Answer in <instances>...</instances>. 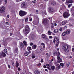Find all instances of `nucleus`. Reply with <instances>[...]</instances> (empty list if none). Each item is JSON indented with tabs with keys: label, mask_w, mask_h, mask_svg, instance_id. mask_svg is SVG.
Here are the masks:
<instances>
[{
	"label": "nucleus",
	"mask_w": 74,
	"mask_h": 74,
	"mask_svg": "<svg viewBox=\"0 0 74 74\" xmlns=\"http://www.w3.org/2000/svg\"><path fill=\"white\" fill-rule=\"evenodd\" d=\"M62 48L64 51L66 53L69 52L70 50V48H71L70 46L66 44L63 45Z\"/></svg>",
	"instance_id": "obj_1"
},
{
	"label": "nucleus",
	"mask_w": 74,
	"mask_h": 74,
	"mask_svg": "<svg viewBox=\"0 0 74 74\" xmlns=\"http://www.w3.org/2000/svg\"><path fill=\"white\" fill-rule=\"evenodd\" d=\"M19 14L22 17L23 16H25V15H26L27 14V13L26 11L20 10L19 12Z\"/></svg>",
	"instance_id": "obj_2"
},
{
	"label": "nucleus",
	"mask_w": 74,
	"mask_h": 74,
	"mask_svg": "<svg viewBox=\"0 0 74 74\" xmlns=\"http://www.w3.org/2000/svg\"><path fill=\"white\" fill-rule=\"evenodd\" d=\"M63 17L64 18H67L68 16H70V14L69 12H66L64 13L63 14Z\"/></svg>",
	"instance_id": "obj_3"
},
{
	"label": "nucleus",
	"mask_w": 74,
	"mask_h": 74,
	"mask_svg": "<svg viewBox=\"0 0 74 74\" xmlns=\"http://www.w3.org/2000/svg\"><path fill=\"white\" fill-rule=\"evenodd\" d=\"M5 11V7L3 6L0 10V12L1 13H4Z\"/></svg>",
	"instance_id": "obj_4"
},
{
	"label": "nucleus",
	"mask_w": 74,
	"mask_h": 74,
	"mask_svg": "<svg viewBox=\"0 0 74 74\" xmlns=\"http://www.w3.org/2000/svg\"><path fill=\"white\" fill-rule=\"evenodd\" d=\"M53 55L55 56H60V54L59 52H57L56 51H54Z\"/></svg>",
	"instance_id": "obj_5"
},
{
	"label": "nucleus",
	"mask_w": 74,
	"mask_h": 74,
	"mask_svg": "<svg viewBox=\"0 0 74 74\" xmlns=\"http://www.w3.org/2000/svg\"><path fill=\"white\" fill-rule=\"evenodd\" d=\"M70 33V31L69 30H67L66 32H64L62 34V36H64V35H66V34H69Z\"/></svg>",
	"instance_id": "obj_6"
},
{
	"label": "nucleus",
	"mask_w": 74,
	"mask_h": 74,
	"mask_svg": "<svg viewBox=\"0 0 74 74\" xmlns=\"http://www.w3.org/2000/svg\"><path fill=\"white\" fill-rule=\"evenodd\" d=\"M48 20L47 18L45 19H43V22L42 23L44 25H46V24H47L48 23Z\"/></svg>",
	"instance_id": "obj_7"
},
{
	"label": "nucleus",
	"mask_w": 74,
	"mask_h": 74,
	"mask_svg": "<svg viewBox=\"0 0 74 74\" xmlns=\"http://www.w3.org/2000/svg\"><path fill=\"white\" fill-rule=\"evenodd\" d=\"M25 29L26 32H27V31H29V30H30V27L28 25H26L25 26Z\"/></svg>",
	"instance_id": "obj_8"
},
{
	"label": "nucleus",
	"mask_w": 74,
	"mask_h": 74,
	"mask_svg": "<svg viewBox=\"0 0 74 74\" xmlns=\"http://www.w3.org/2000/svg\"><path fill=\"white\" fill-rule=\"evenodd\" d=\"M21 8H25L26 7V5H25V3L23 2L21 4Z\"/></svg>",
	"instance_id": "obj_9"
},
{
	"label": "nucleus",
	"mask_w": 74,
	"mask_h": 74,
	"mask_svg": "<svg viewBox=\"0 0 74 74\" xmlns=\"http://www.w3.org/2000/svg\"><path fill=\"white\" fill-rule=\"evenodd\" d=\"M49 12H53V11L54 9L52 8H49Z\"/></svg>",
	"instance_id": "obj_10"
},
{
	"label": "nucleus",
	"mask_w": 74,
	"mask_h": 74,
	"mask_svg": "<svg viewBox=\"0 0 74 74\" xmlns=\"http://www.w3.org/2000/svg\"><path fill=\"white\" fill-rule=\"evenodd\" d=\"M67 23V21L66 20H65L63 21L62 23V24L63 25H65L66 23Z\"/></svg>",
	"instance_id": "obj_11"
},
{
	"label": "nucleus",
	"mask_w": 74,
	"mask_h": 74,
	"mask_svg": "<svg viewBox=\"0 0 74 74\" xmlns=\"http://www.w3.org/2000/svg\"><path fill=\"white\" fill-rule=\"evenodd\" d=\"M2 56L3 58H5L7 56L6 54H5V53L4 52V51L2 52Z\"/></svg>",
	"instance_id": "obj_12"
},
{
	"label": "nucleus",
	"mask_w": 74,
	"mask_h": 74,
	"mask_svg": "<svg viewBox=\"0 0 74 74\" xmlns=\"http://www.w3.org/2000/svg\"><path fill=\"white\" fill-rule=\"evenodd\" d=\"M51 30L54 29V24L53 23H51Z\"/></svg>",
	"instance_id": "obj_13"
},
{
	"label": "nucleus",
	"mask_w": 74,
	"mask_h": 74,
	"mask_svg": "<svg viewBox=\"0 0 74 74\" xmlns=\"http://www.w3.org/2000/svg\"><path fill=\"white\" fill-rule=\"evenodd\" d=\"M41 37L43 39H44L47 36L45 34H42L41 35Z\"/></svg>",
	"instance_id": "obj_14"
},
{
	"label": "nucleus",
	"mask_w": 74,
	"mask_h": 74,
	"mask_svg": "<svg viewBox=\"0 0 74 74\" xmlns=\"http://www.w3.org/2000/svg\"><path fill=\"white\" fill-rule=\"evenodd\" d=\"M35 74H41L40 72L38 70H36L34 71Z\"/></svg>",
	"instance_id": "obj_15"
},
{
	"label": "nucleus",
	"mask_w": 74,
	"mask_h": 74,
	"mask_svg": "<svg viewBox=\"0 0 74 74\" xmlns=\"http://www.w3.org/2000/svg\"><path fill=\"white\" fill-rule=\"evenodd\" d=\"M20 46L21 48H23L24 47V45L22 42H21L20 44Z\"/></svg>",
	"instance_id": "obj_16"
},
{
	"label": "nucleus",
	"mask_w": 74,
	"mask_h": 74,
	"mask_svg": "<svg viewBox=\"0 0 74 74\" xmlns=\"http://www.w3.org/2000/svg\"><path fill=\"white\" fill-rule=\"evenodd\" d=\"M54 40H55L56 42H59V39L57 38V37H55V38H54Z\"/></svg>",
	"instance_id": "obj_17"
},
{
	"label": "nucleus",
	"mask_w": 74,
	"mask_h": 74,
	"mask_svg": "<svg viewBox=\"0 0 74 74\" xmlns=\"http://www.w3.org/2000/svg\"><path fill=\"white\" fill-rule=\"evenodd\" d=\"M51 5H56V2L55 1H53L51 2Z\"/></svg>",
	"instance_id": "obj_18"
},
{
	"label": "nucleus",
	"mask_w": 74,
	"mask_h": 74,
	"mask_svg": "<svg viewBox=\"0 0 74 74\" xmlns=\"http://www.w3.org/2000/svg\"><path fill=\"white\" fill-rule=\"evenodd\" d=\"M23 43L24 44V45L25 46H26V45H27V42H26V41L25 40L23 41Z\"/></svg>",
	"instance_id": "obj_19"
},
{
	"label": "nucleus",
	"mask_w": 74,
	"mask_h": 74,
	"mask_svg": "<svg viewBox=\"0 0 74 74\" xmlns=\"http://www.w3.org/2000/svg\"><path fill=\"white\" fill-rule=\"evenodd\" d=\"M16 67L17 68H18V66H19V63L18 62H16Z\"/></svg>",
	"instance_id": "obj_20"
},
{
	"label": "nucleus",
	"mask_w": 74,
	"mask_h": 74,
	"mask_svg": "<svg viewBox=\"0 0 74 74\" xmlns=\"http://www.w3.org/2000/svg\"><path fill=\"white\" fill-rule=\"evenodd\" d=\"M67 3H71L73 2V1L71 0H69L67 1Z\"/></svg>",
	"instance_id": "obj_21"
},
{
	"label": "nucleus",
	"mask_w": 74,
	"mask_h": 74,
	"mask_svg": "<svg viewBox=\"0 0 74 74\" xmlns=\"http://www.w3.org/2000/svg\"><path fill=\"white\" fill-rule=\"evenodd\" d=\"M27 49L28 51H30L32 49V47H28L27 48Z\"/></svg>",
	"instance_id": "obj_22"
},
{
	"label": "nucleus",
	"mask_w": 74,
	"mask_h": 74,
	"mask_svg": "<svg viewBox=\"0 0 74 74\" xmlns=\"http://www.w3.org/2000/svg\"><path fill=\"white\" fill-rule=\"evenodd\" d=\"M29 55V52H26L24 53V55L25 56H27Z\"/></svg>",
	"instance_id": "obj_23"
},
{
	"label": "nucleus",
	"mask_w": 74,
	"mask_h": 74,
	"mask_svg": "<svg viewBox=\"0 0 74 74\" xmlns=\"http://www.w3.org/2000/svg\"><path fill=\"white\" fill-rule=\"evenodd\" d=\"M3 52L6 53L7 52V49H4L3 51Z\"/></svg>",
	"instance_id": "obj_24"
},
{
	"label": "nucleus",
	"mask_w": 74,
	"mask_h": 74,
	"mask_svg": "<svg viewBox=\"0 0 74 74\" xmlns=\"http://www.w3.org/2000/svg\"><path fill=\"white\" fill-rule=\"evenodd\" d=\"M58 32V29H56L54 31V33H57Z\"/></svg>",
	"instance_id": "obj_25"
},
{
	"label": "nucleus",
	"mask_w": 74,
	"mask_h": 74,
	"mask_svg": "<svg viewBox=\"0 0 74 74\" xmlns=\"http://www.w3.org/2000/svg\"><path fill=\"white\" fill-rule=\"evenodd\" d=\"M28 19H29V18L27 17V18L25 19V22H27L28 21Z\"/></svg>",
	"instance_id": "obj_26"
},
{
	"label": "nucleus",
	"mask_w": 74,
	"mask_h": 74,
	"mask_svg": "<svg viewBox=\"0 0 74 74\" xmlns=\"http://www.w3.org/2000/svg\"><path fill=\"white\" fill-rule=\"evenodd\" d=\"M55 68V66H52L51 67V69L52 70H54Z\"/></svg>",
	"instance_id": "obj_27"
},
{
	"label": "nucleus",
	"mask_w": 74,
	"mask_h": 74,
	"mask_svg": "<svg viewBox=\"0 0 74 74\" xmlns=\"http://www.w3.org/2000/svg\"><path fill=\"white\" fill-rule=\"evenodd\" d=\"M60 42H57L56 44V47H58V45L59 44Z\"/></svg>",
	"instance_id": "obj_28"
},
{
	"label": "nucleus",
	"mask_w": 74,
	"mask_h": 74,
	"mask_svg": "<svg viewBox=\"0 0 74 74\" xmlns=\"http://www.w3.org/2000/svg\"><path fill=\"white\" fill-rule=\"evenodd\" d=\"M46 41H49V39H48V38L47 37L45 38L44 39Z\"/></svg>",
	"instance_id": "obj_29"
},
{
	"label": "nucleus",
	"mask_w": 74,
	"mask_h": 74,
	"mask_svg": "<svg viewBox=\"0 0 74 74\" xmlns=\"http://www.w3.org/2000/svg\"><path fill=\"white\" fill-rule=\"evenodd\" d=\"M36 58V56L35 55H33V54H32V59H34Z\"/></svg>",
	"instance_id": "obj_30"
},
{
	"label": "nucleus",
	"mask_w": 74,
	"mask_h": 74,
	"mask_svg": "<svg viewBox=\"0 0 74 74\" xmlns=\"http://www.w3.org/2000/svg\"><path fill=\"white\" fill-rule=\"evenodd\" d=\"M48 35H51V31L49 30L48 31Z\"/></svg>",
	"instance_id": "obj_31"
},
{
	"label": "nucleus",
	"mask_w": 74,
	"mask_h": 74,
	"mask_svg": "<svg viewBox=\"0 0 74 74\" xmlns=\"http://www.w3.org/2000/svg\"><path fill=\"white\" fill-rule=\"evenodd\" d=\"M60 65L62 66V67H64V64L63 63L60 64Z\"/></svg>",
	"instance_id": "obj_32"
},
{
	"label": "nucleus",
	"mask_w": 74,
	"mask_h": 74,
	"mask_svg": "<svg viewBox=\"0 0 74 74\" xmlns=\"http://www.w3.org/2000/svg\"><path fill=\"white\" fill-rule=\"evenodd\" d=\"M46 66L47 67H51V65L49 64H47Z\"/></svg>",
	"instance_id": "obj_33"
},
{
	"label": "nucleus",
	"mask_w": 74,
	"mask_h": 74,
	"mask_svg": "<svg viewBox=\"0 0 74 74\" xmlns=\"http://www.w3.org/2000/svg\"><path fill=\"white\" fill-rule=\"evenodd\" d=\"M33 47L34 48V49H35V48H37V46L36 45H34L33 46Z\"/></svg>",
	"instance_id": "obj_34"
},
{
	"label": "nucleus",
	"mask_w": 74,
	"mask_h": 74,
	"mask_svg": "<svg viewBox=\"0 0 74 74\" xmlns=\"http://www.w3.org/2000/svg\"><path fill=\"white\" fill-rule=\"evenodd\" d=\"M66 65L67 66H70V62H68L66 64Z\"/></svg>",
	"instance_id": "obj_35"
},
{
	"label": "nucleus",
	"mask_w": 74,
	"mask_h": 74,
	"mask_svg": "<svg viewBox=\"0 0 74 74\" xmlns=\"http://www.w3.org/2000/svg\"><path fill=\"white\" fill-rule=\"evenodd\" d=\"M32 3H37V1H32Z\"/></svg>",
	"instance_id": "obj_36"
},
{
	"label": "nucleus",
	"mask_w": 74,
	"mask_h": 74,
	"mask_svg": "<svg viewBox=\"0 0 74 74\" xmlns=\"http://www.w3.org/2000/svg\"><path fill=\"white\" fill-rule=\"evenodd\" d=\"M10 18V16H9V15L8 14L7 16V19H8Z\"/></svg>",
	"instance_id": "obj_37"
},
{
	"label": "nucleus",
	"mask_w": 74,
	"mask_h": 74,
	"mask_svg": "<svg viewBox=\"0 0 74 74\" xmlns=\"http://www.w3.org/2000/svg\"><path fill=\"white\" fill-rule=\"evenodd\" d=\"M57 59H58V60H59V59H60V57L57 56Z\"/></svg>",
	"instance_id": "obj_38"
},
{
	"label": "nucleus",
	"mask_w": 74,
	"mask_h": 74,
	"mask_svg": "<svg viewBox=\"0 0 74 74\" xmlns=\"http://www.w3.org/2000/svg\"><path fill=\"white\" fill-rule=\"evenodd\" d=\"M41 63H40L39 64H38L37 66H41Z\"/></svg>",
	"instance_id": "obj_39"
},
{
	"label": "nucleus",
	"mask_w": 74,
	"mask_h": 74,
	"mask_svg": "<svg viewBox=\"0 0 74 74\" xmlns=\"http://www.w3.org/2000/svg\"><path fill=\"white\" fill-rule=\"evenodd\" d=\"M67 26H65L64 28V30L66 29H67Z\"/></svg>",
	"instance_id": "obj_40"
},
{
	"label": "nucleus",
	"mask_w": 74,
	"mask_h": 74,
	"mask_svg": "<svg viewBox=\"0 0 74 74\" xmlns=\"http://www.w3.org/2000/svg\"><path fill=\"white\" fill-rule=\"evenodd\" d=\"M2 1H3V0H0V4L2 3Z\"/></svg>",
	"instance_id": "obj_41"
},
{
	"label": "nucleus",
	"mask_w": 74,
	"mask_h": 74,
	"mask_svg": "<svg viewBox=\"0 0 74 74\" xmlns=\"http://www.w3.org/2000/svg\"><path fill=\"white\" fill-rule=\"evenodd\" d=\"M72 16L74 17V12H72Z\"/></svg>",
	"instance_id": "obj_42"
},
{
	"label": "nucleus",
	"mask_w": 74,
	"mask_h": 74,
	"mask_svg": "<svg viewBox=\"0 0 74 74\" xmlns=\"http://www.w3.org/2000/svg\"><path fill=\"white\" fill-rule=\"evenodd\" d=\"M49 38H51V39L52 38V36H49Z\"/></svg>",
	"instance_id": "obj_43"
},
{
	"label": "nucleus",
	"mask_w": 74,
	"mask_h": 74,
	"mask_svg": "<svg viewBox=\"0 0 74 74\" xmlns=\"http://www.w3.org/2000/svg\"><path fill=\"white\" fill-rule=\"evenodd\" d=\"M47 68H48V69H49V70H51V69L49 68V67H47Z\"/></svg>",
	"instance_id": "obj_44"
},
{
	"label": "nucleus",
	"mask_w": 74,
	"mask_h": 74,
	"mask_svg": "<svg viewBox=\"0 0 74 74\" xmlns=\"http://www.w3.org/2000/svg\"><path fill=\"white\" fill-rule=\"evenodd\" d=\"M7 0H4L5 3V4H7Z\"/></svg>",
	"instance_id": "obj_45"
},
{
	"label": "nucleus",
	"mask_w": 74,
	"mask_h": 74,
	"mask_svg": "<svg viewBox=\"0 0 74 74\" xmlns=\"http://www.w3.org/2000/svg\"><path fill=\"white\" fill-rule=\"evenodd\" d=\"M33 45V43L32 42L30 44V45L31 46H32Z\"/></svg>",
	"instance_id": "obj_46"
},
{
	"label": "nucleus",
	"mask_w": 74,
	"mask_h": 74,
	"mask_svg": "<svg viewBox=\"0 0 74 74\" xmlns=\"http://www.w3.org/2000/svg\"><path fill=\"white\" fill-rule=\"evenodd\" d=\"M8 66L9 69H10L11 68V66H10V65H8Z\"/></svg>",
	"instance_id": "obj_47"
},
{
	"label": "nucleus",
	"mask_w": 74,
	"mask_h": 74,
	"mask_svg": "<svg viewBox=\"0 0 74 74\" xmlns=\"http://www.w3.org/2000/svg\"><path fill=\"white\" fill-rule=\"evenodd\" d=\"M40 62H41V63H43V62H44V61H43V59H41V60Z\"/></svg>",
	"instance_id": "obj_48"
},
{
	"label": "nucleus",
	"mask_w": 74,
	"mask_h": 74,
	"mask_svg": "<svg viewBox=\"0 0 74 74\" xmlns=\"http://www.w3.org/2000/svg\"><path fill=\"white\" fill-rule=\"evenodd\" d=\"M43 67L44 68H47V66H46L45 65H44L43 66Z\"/></svg>",
	"instance_id": "obj_49"
},
{
	"label": "nucleus",
	"mask_w": 74,
	"mask_h": 74,
	"mask_svg": "<svg viewBox=\"0 0 74 74\" xmlns=\"http://www.w3.org/2000/svg\"><path fill=\"white\" fill-rule=\"evenodd\" d=\"M59 30L60 31H62V28H60L59 29Z\"/></svg>",
	"instance_id": "obj_50"
},
{
	"label": "nucleus",
	"mask_w": 74,
	"mask_h": 74,
	"mask_svg": "<svg viewBox=\"0 0 74 74\" xmlns=\"http://www.w3.org/2000/svg\"><path fill=\"white\" fill-rule=\"evenodd\" d=\"M55 26H57V24L56 23H54Z\"/></svg>",
	"instance_id": "obj_51"
},
{
	"label": "nucleus",
	"mask_w": 74,
	"mask_h": 74,
	"mask_svg": "<svg viewBox=\"0 0 74 74\" xmlns=\"http://www.w3.org/2000/svg\"><path fill=\"white\" fill-rule=\"evenodd\" d=\"M45 48V45H44L43 46V48L44 49Z\"/></svg>",
	"instance_id": "obj_52"
},
{
	"label": "nucleus",
	"mask_w": 74,
	"mask_h": 74,
	"mask_svg": "<svg viewBox=\"0 0 74 74\" xmlns=\"http://www.w3.org/2000/svg\"><path fill=\"white\" fill-rule=\"evenodd\" d=\"M56 65L57 66H60L59 64H56Z\"/></svg>",
	"instance_id": "obj_53"
},
{
	"label": "nucleus",
	"mask_w": 74,
	"mask_h": 74,
	"mask_svg": "<svg viewBox=\"0 0 74 74\" xmlns=\"http://www.w3.org/2000/svg\"><path fill=\"white\" fill-rule=\"evenodd\" d=\"M18 71H20V70H21V68H20V67L18 68Z\"/></svg>",
	"instance_id": "obj_54"
},
{
	"label": "nucleus",
	"mask_w": 74,
	"mask_h": 74,
	"mask_svg": "<svg viewBox=\"0 0 74 74\" xmlns=\"http://www.w3.org/2000/svg\"><path fill=\"white\" fill-rule=\"evenodd\" d=\"M6 24H7V25H10V23H9L6 22Z\"/></svg>",
	"instance_id": "obj_55"
},
{
	"label": "nucleus",
	"mask_w": 74,
	"mask_h": 74,
	"mask_svg": "<svg viewBox=\"0 0 74 74\" xmlns=\"http://www.w3.org/2000/svg\"><path fill=\"white\" fill-rule=\"evenodd\" d=\"M72 52H74V48L72 49Z\"/></svg>",
	"instance_id": "obj_56"
},
{
	"label": "nucleus",
	"mask_w": 74,
	"mask_h": 74,
	"mask_svg": "<svg viewBox=\"0 0 74 74\" xmlns=\"http://www.w3.org/2000/svg\"><path fill=\"white\" fill-rule=\"evenodd\" d=\"M36 14H38V10H36Z\"/></svg>",
	"instance_id": "obj_57"
},
{
	"label": "nucleus",
	"mask_w": 74,
	"mask_h": 74,
	"mask_svg": "<svg viewBox=\"0 0 74 74\" xmlns=\"http://www.w3.org/2000/svg\"><path fill=\"white\" fill-rule=\"evenodd\" d=\"M42 45H44L45 44L44 43H42L41 44Z\"/></svg>",
	"instance_id": "obj_58"
},
{
	"label": "nucleus",
	"mask_w": 74,
	"mask_h": 74,
	"mask_svg": "<svg viewBox=\"0 0 74 74\" xmlns=\"http://www.w3.org/2000/svg\"><path fill=\"white\" fill-rule=\"evenodd\" d=\"M53 42L54 44H55V42H56V40H53Z\"/></svg>",
	"instance_id": "obj_59"
},
{
	"label": "nucleus",
	"mask_w": 74,
	"mask_h": 74,
	"mask_svg": "<svg viewBox=\"0 0 74 74\" xmlns=\"http://www.w3.org/2000/svg\"><path fill=\"white\" fill-rule=\"evenodd\" d=\"M58 69H60V65L58 66Z\"/></svg>",
	"instance_id": "obj_60"
},
{
	"label": "nucleus",
	"mask_w": 74,
	"mask_h": 74,
	"mask_svg": "<svg viewBox=\"0 0 74 74\" xmlns=\"http://www.w3.org/2000/svg\"><path fill=\"white\" fill-rule=\"evenodd\" d=\"M45 70L46 71H48V69H45Z\"/></svg>",
	"instance_id": "obj_61"
},
{
	"label": "nucleus",
	"mask_w": 74,
	"mask_h": 74,
	"mask_svg": "<svg viewBox=\"0 0 74 74\" xmlns=\"http://www.w3.org/2000/svg\"><path fill=\"white\" fill-rule=\"evenodd\" d=\"M29 51V53H31V51Z\"/></svg>",
	"instance_id": "obj_62"
},
{
	"label": "nucleus",
	"mask_w": 74,
	"mask_h": 74,
	"mask_svg": "<svg viewBox=\"0 0 74 74\" xmlns=\"http://www.w3.org/2000/svg\"><path fill=\"white\" fill-rule=\"evenodd\" d=\"M71 73H72V74H74V71L72 72H71Z\"/></svg>",
	"instance_id": "obj_63"
},
{
	"label": "nucleus",
	"mask_w": 74,
	"mask_h": 74,
	"mask_svg": "<svg viewBox=\"0 0 74 74\" xmlns=\"http://www.w3.org/2000/svg\"><path fill=\"white\" fill-rule=\"evenodd\" d=\"M21 74H25V73H23V72H22Z\"/></svg>",
	"instance_id": "obj_64"
}]
</instances>
